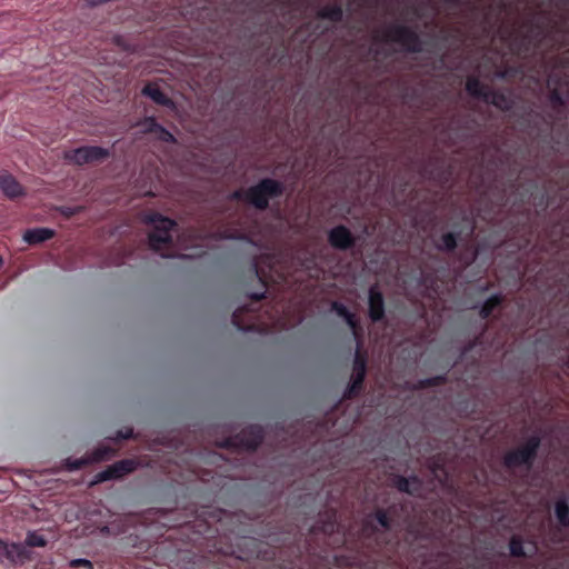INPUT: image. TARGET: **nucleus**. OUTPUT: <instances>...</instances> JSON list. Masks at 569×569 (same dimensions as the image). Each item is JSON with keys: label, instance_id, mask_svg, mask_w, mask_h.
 Listing matches in <instances>:
<instances>
[{"label": "nucleus", "instance_id": "1", "mask_svg": "<svg viewBox=\"0 0 569 569\" xmlns=\"http://www.w3.org/2000/svg\"><path fill=\"white\" fill-rule=\"evenodd\" d=\"M338 528L337 511L335 509L327 510L320 515L319 520L310 528L309 536L301 543L302 549L307 550V561L309 566L317 565L315 569H327L330 563L328 552L325 547L313 546L318 536H322L323 543Z\"/></svg>", "mask_w": 569, "mask_h": 569}, {"label": "nucleus", "instance_id": "2", "mask_svg": "<svg viewBox=\"0 0 569 569\" xmlns=\"http://www.w3.org/2000/svg\"><path fill=\"white\" fill-rule=\"evenodd\" d=\"M403 509V505L392 503L386 509L377 508L372 513H370L365 519L362 525V536L370 543H375V546L371 548V552L373 555H378L381 551L380 540L382 538V533L380 532L378 526H380L385 530H390L393 526L395 520L400 516V512Z\"/></svg>", "mask_w": 569, "mask_h": 569}, {"label": "nucleus", "instance_id": "3", "mask_svg": "<svg viewBox=\"0 0 569 569\" xmlns=\"http://www.w3.org/2000/svg\"><path fill=\"white\" fill-rule=\"evenodd\" d=\"M541 446V437L537 433L530 435L523 442L508 450L502 457V465L509 470L523 468L529 471L538 457Z\"/></svg>", "mask_w": 569, "mask_h": 569}, {"label": "nucleus", "instance_id": "4", "mask_svg": "<svg viewBox=\"0 0 569 569\" xmlns=\"http://www.w3.org/2000/svg\"><path fill=\"white\" fill-rule=\"evenodd\" d=\"M284 184L273 178H262L248 188V204L259 211L269 208L270 201L279 199L284 193Z\"/></svg>", "mask_w": 569, "mask_h": 569}, {"label": "nucleus", "instance_id": "5", "mask_svg": "<svg viewBox=\"0 0 569 569\" xmlns=\"http://www.w3.org/2000/svg\"><path fill=\"white\" fill-rule=\"evenodd\" d=\"M146 222L153 227L148 237L150 248L156 252L169 249L173 242L171 231L177 223L158 212L147 214Z\"/></svg>", "mask_w": 569, "mask_h": 569}, {"label": "nucleus", "instance_id": "6", "mask_svg": "<svg viewBox=\"0 0 569 569\" xmlns=\"http://www.w3.org/2000/svg\"><path fill=\"white\" fill-rule=\"evenodd\" d=\"M382 41L398 43L407 52L422 51V42L418 32L402 23H391L383 32Z\"/></svg>", "mask_w": 569, "mask_h": 569}, {"label": "nucleus", "instance_id": "7", "mask_svg": "<svg viewBox=\"0 0 569 569\" xmlns=\"http://www.w3.org/2000/svg\"><path fill=\"white\" fill-rule=\"evenodd\" d=\"M263 438V428L259 425H250L243 428L239 433L222 440L219 443V447L226 449L254 451L261 445Z\"/></svg>", "mask_w": 569, "mask_h": 569}, {"label": "nucleus", "instance_id": "8", "mask_svg": "<svg viewBox=\"0 0 569 569\" xmlns=\"http://www.w3.org/2000/svg\"><path fill=\"white\" fill-rule=\"evenodd\" d=\"M109 156V150L99 146H83L64 152V159L78 166L102 162Z\"/></svg>", "mask_w": 569, "mask_h": 569}, {"label": "nucleus", "instance_id": "9", "mask_svg": "<svg viewBox=\"0 0 569 569\" xmlns=\"http://www.w3.org/2000/svg\"><path fill=\"white\" fill-rule=\"evenodd\" d=\"M32 558L31 551L19 542H8L0 539V563L13 567L23 565Z\"/></svg>", "mask_w": 569, "mask_h": 569}, {"label": "nucleus", "instance_id": "10", "mask_svg": "<svg viewBox=\"0 0 569 569\" xmlns=\"http://www.w3.org/2000/svg\"><path fill=\"white\" fill-rule=\"evenodd\" d=\"M529 30L520 36H515L512 50L517 54L527 53L532 46H537L543 38V26L539 21L529 20L527 22Z\"/></svg>", "mask_w": 569, "mask_h": 569}, {"label": "nucleus", "instance_id": "11", "mask_svg": "<svg viewBox=\"0 0 569 569\" xmlns=\"http://www.w3.org/2000/svg\"><path fill=\"white\" fill-rule=\"evenodd\" d=\"M257 310L251 306H242L237 308L231 317L232 325L237 330L242 332H258L260 331L259 325L256 321Z\"/></svg>", "mask_w": 569, "mask_h": 569}, {"label": "nucleus", "instance_id": "12", "mask_svg": "<svg viewBox=\"0 0 569 569\" xmlns=\"http://www.w3.org/2000/svg\"><path fill=\"white\" fill-rule=\"evenodd\" d=\"M329 244L339 251H347L356 247L357 238L345 224H338L328 232Z\"/></svg>", "mask_w": 569, "mask_h": 569}, {"label": "nucleus", "instance_id": "13", "mask_svg": "<svg viewBox=\"0 0 569 569\" xmlns=\"http://www.w3.org/2000/svg\"><path fill=\"white\" fill-rule=\"evenodd\" d=\"M137 462L133 459H122L107 467L96 475L97 482H104L112 479H119L137 469Z\"/></svg>", "mask_w": 569, "mask_h": 569}, {"label": "nucleus", "instance_id": "14", "mask_svg": "<svg viewBox=\"0 0 569 569\" xmlns=\"http://www.w3.org/2000/svg\"><path fill=\"white\" fill-rule=\"evenodd\" d=\"M368 313L373 323L382 322L386 319L385 298L377 284L369 288Z\"/></svg>", "mask_w": 569, "mask_h": 569}, {"label": "nucleus", "instance_id": "15", "mask_svg": "<svg viewBox=\"0 0 569 569\" xmlns=\"http://www.w3.org/2000/svg\"><path fill=\"white\" fill-rule=\"evenodd\" d=\"M0 190L9 199H17L26 193L24 188L11 173L0 174Z\"/></svg>", "mask_w": 569, "mask_h": 569}, {"label": "nucleus", "instance_id": "16", "mask_svg": "<svg viewBox=\"0 0 569 569\" xmlns=\"http://www.w3.org/2000/svg\"><path fill=\"white\" fill-rule=\"evenodd\" d=\"M393 486L400 492L408 493L410 496L418 495L422 488V481L417 475H411L410 477L405 476H396L393 478Z\"/></svg>", "mask_w": 569, "mask_h": 569}, {"label": "nucleus", "instance_id": "17", "mask_svg": "<svg viewBox=\"0 0 569 569\" xmlns=\"http://www.w3.org/2000/svg\"><path fill=\"white\" fill-rule=\"evenodd\" d=\"M485 102L492 104L495 108L505 112L512 110V108L515 107V100L510 94L493 89L489 90L488 97L485 100Z\"/></svg>", "mask_w": 569, "mask_h": 569}, {"label": "nucleus", "instance_id": "18", "mask_svg": "<svg viewBox=\"0 0 569 569\" xmlns=\"http://www.w3.org/2000/svg\"><path fill=\"white\" fill-rule=\"evenodd\" d=\"M420 173L428 180L433 181L439 186H445L449 182L452 172L450 168L445 169L442 166H435L430 168L428 164H425Z\"/></svg>", "mask_w": 569, "mask_h": 569}, {"label": "nucleus", "instance_id": "19", "mask_svg": "<svg viewBox=\"0 0 569 569\" xmlns=\"http://www.w3.org/2000/svg\"><path fill=\"white\" fill-rule=\"evenodd\" d=\"M460 231H448L435 239V248L440 252H453L458 247Z\"/></svg>", "mask_w": 569, "mask_h": 569}, {"label": "nucleus", "instance_id": "20", "mask_svg": "<svg viewBox=\"0 0 569 569\" xmlns=\"http://www.w3.org/2000/svg\"><path fill=\"white\" fill-rule=\"evenodd\" d=\"M54 236H56V231L53 229H50V228H33V229H28L23 233V240L27 243H29L31 246H34V244L42 243V242H44L47 240H50Z\"/></svg>", "mask_w": 569, "mask_h": 569}, {"label": "nucleus", "instance_id": "21", "mask_svg": "<svg viewBox=\"0 0 569 569\" xmlns=\"http://www.w3.org/2000/svg\"><path fill=\"white\" fill-rule=\"evenodd\" d=\"M489 90L490 88L483 84L476 76H469L466 80V91L472 98L485 101L488 97Z\"/></svg>", "mask_w": 569, "mask_h": 569}, {"label": "nucleus", "instance_id": "22", "mask_svg": "<svg viewBox=\"0 0 569 569\" xmlns=\"http://www.w3.org/2000/svg\"><path fill=\"white\" fill-rule=\"evenodd\" d=\"M142 93L149 97L153 102L163 107H172L173 101L154 83H148L143 87Z\"/></svg>", "mask_w": 569, "mask_h": 569}, {"label": "nucleus", "instance_id": "23", "mask_svg": "<svg viewBox=\"0 0 569 569\" xmlns=\"http://www.w3.org/2000/svg\"><path fill=\"white\" fill-rule=\"evenodd\" d=\"M352 377L365 380L367 375V356L362 352V345L358 342L353 358Z\"/></svg>", "mask_w": 569, "mask_h": 569}, {"label": "nucleus", "instance_id": "24", "mask_svg": "<svg viewBox=\"0 0 569 569\" xmlns=\"http://www.w3.org/2000/svg\"><path fill=\"white\" fill-rule=\"evenodd\" d=\"M317 17L322 20L338 23L343 19V9L341 4L338 3L327 4L317 12Z\"/></svg>", "mask_w": 569, "mask_h": 569}, {"label": "nucleus", "instance_id": "25", "mask_svg": "<svg viewBox=\"0 0 569 569\" xmlns=\"http://www.w3.org/2000/svg\"><path fill=\"white\" fill-rule=\"evenodd\" d=\"M503 300L505 298L499 293L489 297L479 310L480 318L485 320L488 319L493 311L503 303Z\"/></svg>", "mask_w": 569, "mask_h": 569}, {"label": "nucleus", "instance_id": "26", "mask_svg": "<svg viewBox=\"0 0 569 569\" xmlns=\"http://www.w3.org/2000/svg\"><path fill=\"white\" fill-rule=\"evenodd\" d=\"M555 516L562 527L569 528V503L565 497L556 501Z\"/></svg>", "mask_w": 569, "mask_h": 569}, {"label": "nucleus", "instance_id": "27", "mask_svg": "<svg viewBox=\"0 0 569 569\" xmlns=\"http://www.w3.org/2000/svg\"><path fill=\"white\" fill-rule=\"evenodd\" d=\"M251 271L254 274V277L259 280L262 291L261 292H251V293H249V298L252 300V302H260L261 300H263L266 298L267 280H266L264 273L259 270L257 262H253L251 264Z\"/></svg>", "mask_w": 569, "mask_h": 569}, {"label": "nucleus", "instance_id": "28", "mask_svg": "<svg viewBox=\"0 0 569 569\" xmlns=\"http://www.w3.org/2000/svg\"><path fill=\"white\" fill-rule=\"evenodd\" d=\"M548 101L555 113H563L567 101L558 88H553L550 90Z\"/></svg>", "mask_w": 569, "mask_h": 569}, {"label": "nucleus", "instance_id": "29", "mask_svg": "<svg viewBox=\"0 0 569 569\" xmlns=\"http://www.w3.org/2000/svg\"><path fill=\"white\" fill-rule=\"evenodd\" d=\"M421 283L426 287L431 293L439 295L440 292V281L436 272L433 271H422L421 272Z\"/></svg>", "mask_w": 569, "mask_h": 569}, {"label": "nucleus", "instance_id": "30", "mask_svg": "<svg viewBox=\"0 0 569 569\" xmlns=\"http://www.w3.org/2000/svg\"><path fill=\"white\" fill-rule=\"evenodd\" d=\"M116 453V450L111 447L101 446L92 450V452L89 455L90 462H101L109 460L112 458Z\"/></svg>", "mask_w": 569, "mask_h": 569}, {"label": "nucleus", "instance_id": "31", "mask_svg": "<svg viewBox=\"0 0 569 569\" xmlns=\"http://www.w3.org/2000/svg\"><path fill=\"white\" fill-rule=\"evenodd\" d=\"M447 382V375H439L426 379H420L416 382V390H423L431 387H439Z\"/></svg>", "mask_w": 569, "mask_h": 569}, {"label": "nucleus", "instance_id": "32", "mask_svg": "<svg viewBox=\"0 0 569 569\" xmlns=\"http://www.w3.org/2000/svg\"><path fill=\"white\" fill-rule=\"evenodd\" d=\"M509 551L512 557L525 558L527 553L523 548V540L520 536L513 535L509 541Z\"/></svg>", "mask_w": 569, "mask_h": 569}, {"label": "nucleus", "instance_id": "33", "mask_svg": "<svg viewBox=\"0 0 569 569\" xmlns=\"http://www.w3.org/2000/svg\"><path fill=\"white\" fill-rule=\"evenodd\" d=\"M365 380H358V378L352 377L351 382L347 386L343 392V399H353L358 397L363 390Z\"/></svg>", "mask_w": 569, "mask_h": 569}, {"label": "nucleus", "instance_id": "34", "mask_svg": "<svg viewBox=\"0 0 569 569\" xmlns=\"http://www.w3.org/2000/svg\"><path fill=\"white\" fill-rule=\"evenodd\" d=\"M48 543L46 537L38 531H28L23 546L43 548Z\"/></svg>", "mask_w": 569, "mask_h": 569}, {"label": "nucleus", "instance_id": "35", "mask_svg": "<svg viewBox=\"0 0 569 569\" xmlns=\"http://www.w3.org/2000/svg\"><path fill=\"white\" fill-rule=\"evenodd\" d=\"M345 321L347 326L351 329L352 335L357 340V343L361 342L362 328L357 317L353 313H350V318H346Z\"/></svg>", "mask_w": 569, "mask_h": 569}, {"label": "nucleus", "instance_id": "36", "mask_svg": "<svg viewBox=\"0 0 569 569\" xmlns=\"http://www.w3.org/2000/svg\"><path fill=\"white\" fill-rule=\"evenodd\" d=\"M156 138L162 142L167 143H176L174 136L167 130L163 126L160 127V129L154 133Z\"/></svg>", "mask_w": 569, "mask_h": 569}, {"label": "nucleus", "instance_id": "37", "mask_svg": "<svg viewBox=\"0 0 569 569\" xmlns=\"http://www.w3.org/2000/svg\"><path fill=\"white\" fill-rule=\"evenodd\" d=\"M331 309L337 313V316L341 317L343 320L346 318H350V313H352L343 303L339 301H333L331 303Z\"/></svg>", "mask_w": 569, "mask_h": 569}, {"label": "nucleus", "instance_id": "38", "mask_svg": "<svg viewBox=\"0 0 569 569\" xmlns=\"http://www.w3.org/2000/svg\"><path fill=\"white\" fill-rule=\"evenodd\" d=\"M144 132L154 134L161 127V124L153 118H146L144 122Z\"/></svg>", "mask_w": 569, "mask_h": 569}, {"label": "nucleus", "instance_id": "39", "mask_svg": "<svg viewBox=\"0 0 569 569\" xmlns=\"http://www.w3.org/2000/svg\"><path fill=\"white\" fill-rule=\"evenodd\" d=\"M70 568H83V569H94L93 563L88 559H72L69 561Z\"/></svg>", "mask_w": 569, "mask_h": 569}, {"label": "nucleus", "instance_id": "40", "mask_svg": "<svg viewBox=\"0 0 569 569\" xmlns=\"http://www.w3.org/2000/svg\"><path fill=\"white\" fill-rule=\"evenodd\" d=\"M230 199L248 203V188L234 190L230 194Z\"/></svg>", "mask_w": 569, "mask_h": 569}, {"label": "nucleus", "instance_id": "41", "mask_svg": "<svg viewBox=\"0 0 569 569\" xmlns=\"http://www.w3.org/2000/svg\"><path fill=\"white\" fill-rule=\"evenodd\" d=\"M90 463L89 458L76 459L69 463L71 470H78Z\"/></svg>", "mask_w": 569, "mask_h": 569}, {"label": "nucleus", "instance_id": "42", "mask_svg": "<svg viewBox=\"0 0 569 569\" xmlns=\"http://www.w3.org/2000/svg\"><path fill=\"white\" fill-rule=\"evenodd\" d=\"M117 440H128L133 438V430L131 428H128L126 430H119L117 432Z\"/></svg>", "mask_w": 569, "mask_h": 569}, {"label": "nucleus", "instance_id": "43", "mask_svg": "<svg viewBox=\"0 0 569 569\" xmlns=\"http://www.w3.org/2000/svg\"><path fill=\"white\" fill-rule=\"evenodd\" d=\"M430 468H431V470H432L433 472L441 471V472L446 473L445 468H443V466H442V463L440 462V460H439V459L433 460V461H432V463H431V466H430Z\"/></svg>", "mask_w": 569, "mask_h": 569}, {"label": "nucleus", "instance_id": "44", "mask_svg": "<svg viewBox=\"0 0 569 569\" xmlns=\"http://www.w3.org/2000/svg\"><path fill=\"white\" fill-rule=\"evenodd\" d=\"M539 206H541L543 209L548 207V202L546 201V193H542Z\"/></svg>", "mask_w": 569, "mask_h": 569}, {"label": "nucleus", "instance_id": "45", "mask_svg": "<svg viewBox=\"0 0 569 569\" xmlns=\"http://www.w3.org/2000/svg\"><path fill=\"white\" fill-rule=\"evenodd\" d=\"M561 230H562L563 236L569 237V227H567L566 224H562Z\"/></svg>", "mask_w": 569, "mask_h": 569}, {"label": "nucleus", "instance_id": "46", "mask_svg": "<svg viewBox=\"0 0 569 569\" xmlns=\"http://www.w3.org/2000/svg\"><path fill=\"white\" fill-rule=\"evenodd\" d=\"M224 238H234L232 234H224Z\"/></svg>", "mask_w": 569, "mask_h": 569}, {"label": "nucleus", "instance_id": "47", "mask_svg": "<svg viewBox=\"0 0 569 569\" xmlns=\"http://www.w3.org/2000/svg\"><path fill=\"white\" fill-rule=\"evenodd\" d=\"M567 284L569 286V277H567Z\"/></svg>", "mask_w": 569, "mask_h": 569}, {"label": "nucleus", "instance_id": "48", "mask_svg": "<svg viewBox=\"0 0 569 569\" xmlns=\"http://www.w3.org/2000/svg\"><path fill=\"white\" fill-rule=\"evenodd\" d=\"M2 264V259L0 258V266Z\"/></svg>", "mask_w": 569, "mask_h": 569}]
</instances>
